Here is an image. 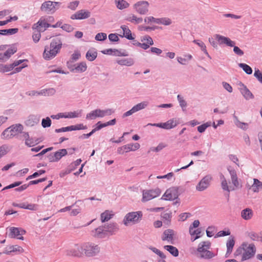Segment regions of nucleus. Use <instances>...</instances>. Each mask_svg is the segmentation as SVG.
<instances>
[{"label":"nucleus","instance_id":"f257e3e1","mask_svg":"<svg viewBox=\"0 0 262 262\" xmlns=\"http://www.w3.org/2000/svg\"><path fill=\"white\" fill-rule=\"evenodd\" d=\"M242 246L235 251L234 255L236 257H238L242 261H244L254 257L256 252V248L253 244L244 243Z\"/></svg>","mask_w":262,"mask_h":262},{"label":"nucleus","instance_id":"f03ea898","mask_svg":"<svg viewBox=\"0 0 262 262\" xmlns=\"http://www.w3.org/2000/svg\"><path fill=\"white\" fill-rule=\"evenodd\" d=\"M62 47V41L60 37L54 38L50 43V46H46L43 54V57L46 60H50L54 58L59 52Z\"/></svg>","mask_w":262,"mask_h":262},{"label":"nucleus","instance_id":"7ed1b4c3","mask_svg":"<svg viewBox=\"0 0 262 262\" xmlns=\"http://www.w3.org/2000/svg\"><path fill=\"white\" fill-rule=\"evenodd\" d=\"M228 170L231 176V179L233 186H229L227 180L224 175L221 174V186L222 188L224 190L230 192V191H233L239 186V183L238 181L237 176L235 170L233 169H231L230 167L228 168Z\"/></svg>","mask_w":262,"mask_h":262},{"label":"nucleus","instance_id":"20e7f679","mask_svg":"<svg viewBox=\"0 0 262 262\" xmlns=\"http://www.w3.org/2000/svg\"><path fill=\"white\" fill-rule=\"evenodd\" d=\"M24 127L20 124H13L9 127L6 128L1 134V139L3 140H8L12 139L14 137L21 134L23 130Z\"/></svg>","mask_w":262,"mask_h":262},{"label":"nucleus","instance_id":"39448f33","mask_svg":"<svg viewBox=\"0 0 262 262\" xmlns=\"http://www.w3.org/2000/svg\"><path fill=\"white\" fill-rule=\"evenodd\" d=\"M211 246V243L209 241L201 242L198 247L197 251L199 257L205 259H209L215 256L214 254L209 250Z\"/></svg>","mask_w":262,"mask_h":262},{"label":"nucleus","instance_id":"423d86ee","mask_svg":"<svg viewBox=\"0 0 262 262\" xmlns=\"http://www.w3.org/2000/svg\"><path fill=\"white\" fill-rule=\"evenodd\" d=\"M114 113V111L112 108H107L103 110L97 108L88 113L85 118L88 120H94L97 118H103L106 116L111 115Z\"/></svg>","mask_w":262,"mask_h":262},{"label":"nucleus","instance_id":"0eeeda50","mask_svg":"<svg viewBox=\"0 0 262 262\" xmlns=\"http://www.w3.org/2000/svg\"><path fill=\"white\" fill-rule=\"evenodd\" d=\"M142 216V212L140 211L129 212L124 216L123 223L126 226L130 224H137L141 220Z\"/></svg>","mask_w":262,"mask_h":262},{"label":"nucleus","instance_id":"6e6552de","mask_svg":"<svg viewBox=\"0 0 262 262\" xmlns=\"http://www.w3.org/2000/svg\"><path fill=\"white\" fill-rule=\"evenodd\" d=\"M83 246L84 254L88 257L95 256L100 251V247L93 243H85L83 244Z\"/></svg>","mask_w":262,"mask_h":262},{"label":"nucleus","instance_id":"1a4fd4ad","mask_svg":"<svg viewBox=\"0 0 262 262\" xmlns=\"http://www.w3.org/2000/svg\"><path fill=\"white\" fill-rule=\"evenodd\" d=\"M142 202H146L160 195L161 193L159 188L152 189H146L142 191Z\"/></svg>","mask_w":262,"mask_h":262},{"label":"nucleus","instance_id":"9d476101","mask_svg":"<svg viewBox=\"0 0 262 262\" xmlns=\"http://www.w3.org/2000/svg\"><path fill=\"white\" fill-rule=\"evenodd\" d=\"M83 252H84V246L76 244L71 249L67 250L66 254L69 256H75L80 257L83 255Z\"/></svg>","mask_w":262,"mask_h":262},{"label":"nucleus","instance_id":"9b49d317","mask_svg":"<svg viewBox=\"0 0 262 262\" xmlns=\"http://www.w3.org/2000/svg\"><path fill=\"white\" fill-rule=\"evenodd\" d=\"M178 197V191L176 187H171L168 189L161 198V200L172 201Z\"/></svg>","mask_w":262,"mask_h":262},{"label":"nucleus","instance_id":"f8f14e48","mask_svg":"<svg viewBox=\"0 0 262 262\" xmlns=\"http://www.w3.org/2000/svg\"><path fill=\"white\" fill-rule=\"evenodd\" d=\"M179 122L174 119L169 120L166 122L160 123H148L147 125L161 127L166 129H170L176 127Z\"/></svg>","mask_w":262,"mask_h":262},{"label":"nucleus","instance_id":"ddd939ff","mask_svg":"<svg viewBox=\"0 0 262 262\" xmlns=\"http://www.w3.org/2000/svg\"><path fill=\"white\" fill-rule=\"evenodd\" d=\"M145 23L154 22L157 24H162L165 26H169L171 24V20L167 17L156 18L153 16L146 17L144 19Z\"/></svg>","mask_w":262,"mask_h":262},{"label":"nucleus","instance_id":"4468645a","mask_svg":"<svg viewBox=\"0 0 262 262\" xmlns=\"http://www.w3.org/2000/svg\"><path fill=\"white\" fill-rule=\"evenodd\" d=\"M149 3L147 1H140L134 5L136 11L140 14H145L148 11Z\"/></svg>","mask_w":262,"mask_h":262},{"label":"nucleus","instance_id":"2eb2a0df","mask_svg":"<svg viewBox=\"0 0 262 262\" xmlns=\"http://www.w3.org/2000/svg\"><path fill=\"white\" fill-rule=\"evenodd\" d=\"M9 236L11 238H17V239L23 240L24 237L22 235L25 234L26 231L16 227H10L9 229Z\"/></svg>","mask_w":262,"mask_h":262},{"label":"nucleus","instance_id":"dca6fc26","mask_svg":"<svg viewBox=\"0 0 262 262\" xmlns=\"http://www.w3.org/2000/svg\"><path fill=\"white\" fill-rule=\"evenodd\" d=\"M211 180L212 177L210 176L204 177L196 185V189L199 191H204L208 187Z\"/></svg>","mask_w":262,"mask_h":262},{"label":"nucleus","instance_id":"f3484780","mask_svg":"<svg viewBox=\"0 0 262 262\" xmlns=\"http://www.w3.org/2000/svg\"><path fill=\"white\" fill-rule=\"evenodd\" d=\"M5 49V46H0V51H4ZM16 51V50L14 49H9L4 53H0V62L7 61Z\"/></svg>","mask_w":262,"mask_h":262},{"label":"nucleus","instance_id":"a211bd4d","mask_svg":"<svg viewBox=\"0 0 262 262\" xmlns=\"http://www.w3.org/2000/svg\"><path fill=\"white\" fill-rule=\"evenodd\" d=\"M50 27H51V25L47 23L45 19L41 17L36 23L33 25L32 29L40 32H43Z\"/></svg>","mask_w":262,"mask_h":262},{"label":"nucleus","instance_id":"6ab92c4d","mask_svg":"<svg viewBox=\"0 0 262 262\" xmlns=\"http://www.w3.org/2000/svg\"><path fill=\"white\" fill-rule=\"evenodd\" d=\"M238 90L246 100H250L254 98L253 95L250 90L243 83L240 82L238 84Z\"/></svg>","mask_w":262,"mask_h":262},{"label":"nucleus","instance_id":"aec40b11","mask_svg":"<svg viewBox=\"0 0 262 262\" xmlns=\"http://www.w3.org/2000/svg\"><path fill=\"white\" fill-rule=\"evenodd\" d=\"M215 39L220 45H226L227 46L232 47L235 45V42L231 40L229 38L220 34L215 35Z\"/></svg>","mask_w":262,"mask_h":262},{"label":"nucleus","instance_id":"412c9836","mask_svg":"<svg viewBox=\"0 0 262 262\" xmlns=\"http://www.w3.org/2000/svg\"><path fill=\"white\" fill-rule=\"evenodd\" d=\"M40 10L48 14H53L56 11L57 9L54 8L53 5V2L46 1L41 4Z\"/></svg>","mask_w":262,"mask_h":262},{"label":"nucleus","instance_id":"4be33fe9","mask_svg":"<svg viewBox=\"0 0 262 262\" xmlns=\"http://www.w3.org/2000/svg\"><path fill=\"white\" fill-rule=\"evenodd\" d=\"M68 154L67 150L66 149H59L58 151L54 153V154L51 155L49 156V160L51 162H57L61 159L62 157L67 155Z\"/></svg>","mask_w":262,"mask_h":262},{"label":"nucleus","instance_id":"5701e85b","mask_svg":"<svg viewBox=\"0 0 262 262\" xmlns=\"http://www.w3.org/2000/svg\"><path fill=\"white\" fill-rule=\"evenodd\" d=\"M91 16V12L85 10H80L71 15L72 19H83L89 18Z\"/></svg>","mask_w":262,"mask_h":262},{"label":"nucleus","instance_id":"b1692460","mask_svg":"<svg viewBox=\"0 0 262 262\" xmlns=\"http://www.w3.org/2000/svg\"><path fill=\"white\" fill-rule=\"evenodd\" d=\"M92 235L93 236L98 238H104L107 236L104 225L99 226L92 230Z\"/></svg>","mask_w":262,"mask_h":262},{"label":"nucleus","instance_id":"393cba45","mask_svg":"<svg viewBox=\"0 0 262 262\" xmlns=\"http://www.w3.org/2000/svg\"><path fill=\"white\" fill-rule=\"evenodd\" d=\"M174 235V232L172 229L165 230L162 235L161 238L163 241H167L168 243L170 244H173L174 238L173 236Z\"/></svg>","mask_w":262,"mask_h":262},{"label":"nucleus","instance_id":"a878e982","mask_svg":"<svg viewBox=\"0 0 262 262\" xmlns=\"http://www.w3.org/2000/svg\"><path fill=\"white\" fill-rule=\"evenodd\" d=\"M104 227L107 235L108 234L112 235L119 229L118 225L115 223H111L107 225L105 224Z\"/></svg>","mask_w":262,"mask_h":262},{"label":"nucleus","instance_id":"bb28decb","mask_svg":"<svg viewBox=\"0 0 262 262\" xmlns=\"http://www.w3.org/2000/svg\"><path fill=\"white\" fill-rule=\"evenodd\" d=\"M39 120L40 118L39 116L34 115H30L26 121V124L27 126H33L38 124Z\"/></svg>","mask_w":262,"mask_h":262},{"label":"nucleus","instance_id":"cd10ccee","mask_svg":"<svg viewBox=\"0 0 262 262\" xmlns=\"http://www.w3.org/2000/svg\"><path fill=\"white\" fill-rule=\"evenodd\" d=\"M241 215L242 219L248 221L251 220L253 216L252 210L249 208H246L241 211Z\"/></svg>","mask_w":262,"mask_h":262},{"label":"nucleus","instance_id":"c85d7f7f","mask_svg":"<svg viewBox=\"0 0 262 262\" xmlns=\"http://www.w3.org/2000/svg\"><path fill=\"white\" fill-rule=\"evenodd\" d=\"M97 56V52L95 49L91 48L89 49L86 53V58L90 61H94Z\"/></svg>","mask_w":262,"mask_h":262},{"label":"nucleus","instance_id":"c756f323","mask_svg":"<svg viewBox=\"0 0 262 262\" xmlns=\"http://www.w3.org/2000/svg\"><path fill=\"white\" fill-rule=\"evenodd\" d=\"M116 62L119 65L126 66H131L134 64V61L131 58L117 59Z\"/></svg>","mask_w":262,"mask_h":262},{"label":"nucleus","instance_id":"7c9ffc66","mask_svg":"<svg viewBox=\"0 0 262 262\" xmlns=\"http://www.w3.org/2000/svg\"><path fill=\"white\" fill-rule=\"evenodd\" d=\"M140 147V145L138 143H129L124 145V148L126 152L130 151H135L138 149Z\"/></svg>","mask_w":262,"mask_h":262},{"label":"nucleus","instance_id":"2f4dec72","mask_svg":"<svg viewBox=\"0 0 262 262\" xmlns=\"http://www.w3.org/2000/svg\"><path fill=\"white\" fill-rule=\"evenodd\" d=\"M233 120L235 125L243 130H246L248 128V124L247 123H244L241 122L237 116H236L234 114L233 115Z\"/></svg>","mask_w":262,"mask_h":262},{"label":"nucleus","instance_id":"473e14b6","mask_svg":"<svg viewBox=\"0 0 262 262\" xmlns=\"http://www.w3.org/2000/svg\"><path fill=\"white\" fill-rule=\"evenodd\" d=\"M164 248L174 257H177L179 255L178 249L173 246L166 245L164 246Z\"/></svg>","mask_w":262,"mask_h":262},{"label":"nucleus","instance_id":"72a5a7b5","mask_svg":"<svg viewBox=\"0 0 262 262\" xmlns=\"http://www.w3.org/2000/svg\"><path fill=\"white\" fill-rule=\"evenodd\" d=\"M114 215L112 211L106 210L101 214V221L105 222L110 220Z\"/></svg>","mask_w":262,"mask_h":262},{"label":"nucleus","instance_id":"f704fd0d","mask_svg":"<svg viewBox=\"0 0 262 262\" xmlns=\"http://www.w3.org/2000/svg\"><path fill=\"white\" fill-rule=\"evenodd\" d=\"M252 190L254 192H258L262 188V183L258 179H253V184L251 186Z\"/></svg>","mask_w":262,"mask_h":262},{"label":"nucleus","instance_id":"c9c22d12","mask_svg":"<svg viewBox=\"0 0 262 262\" xmlns=\"http://www.w3.org/2000/svg\"><path fill=\"white\" fill-rule=\"evenodd\" d=\"M121 28L123 31V36L125 37L129 40H133L134 39V38L132 35L131 31L127 26L124 25L122 26Z\"/></svg>","mask_w":262,"mask_h":262},{"label":"nucleus","instance_id":"e433bc0d","mask_svg":"<svg viewBox=\"0 0 262 262\" xmlns=\"http://www.w3.org/2000/svg\"><path fill=\"white\" fill-rule=\"evenodd\" d=\"M18 31V28L0 30V34L2 35H10L16 34Z\"/></svg>","mask_w":262,"mask_h":262},{"label":"nucleus","instance_id":"4c0bfd02","mask_svg":"<svg viewBox=\"0 0 262 262\" xmlns=\"http://www.w3.org/2000/svg\"><path fill=\"white\" fill-rule=\"evenodd\" d=\"M116 7L120 10L128 7L129 4L125 0H115V1Z\"/></svg>","mask_w":262,"mask_h":262},{"label":"nucleus","instance_id":"58836bf2","mask_svg":"<svg viewBox=\"0 0 262 262\" xmlns=\"http://www.w3.org/2000/svg\"><path fill=\"white\" fill-rule=\"evenodd\" d=\"M23 249L20 246H17L16 245L11 246L8 248V250H5V251H4L3 253L9 254L12 252L19 251L20 252H23Z\"/></svg>","mask_w":262,"mask_h":262},{"label":"nucleus","instance_id":"ea45409f","mask_svg":"<svg viewBox=\"0 0 262 262\" xmlns=\"http://www.w3.org/2000/svg\"><path fill=\"white\" fill-rule=\"evenodd\" d=\"M81 113L82 110L71 112L68 113V114L66 115H63L62 116L64 117V118H77L81 116Z\"/></svg>","mask_w":262,"mask_h":262},{"label":"nucleus","instance_id":"a19ab883","mask_svg":"<svg viewBox=\"0 0 262 262\" xmlns=\"http://www.w3.org/2000/svg\"><path fill=\"white\" fill-rule=\"evenodd\" d=\"M193 42L196 44L198 46H199L202 51L209 57L210 58V56L209 54H208L207 50H206V47L205 45V43L201 40L199 39L194 40L193 41Z\"/></svg>","mask_w":262,"mask_h":262},{"label":"nucleus","instance_id":"79ce46f5","mask_svg":"<svg viewBox=\"0 0 262 262\" xmlns=\"http://www.w3.org/2000/svg\"><path fill=\"white\" fill-rule=\"evenodd\" d=\"M148 104V102L147 101H143L134 106L132 107L133 111H134L135 113H136L137 112H138L140 110L145 108L147 106Z\"/></svg>","mask_w":262,"mask_h":262},{"label":"nucleus","instance_id":"37998d69","mask_svg":"<svg viewBox=\"0 0 262 262\" xmlns=\"http://www.w3.org/2000/svg\"><path fill=\"white\" fill-rule=\"evenodd\" d=\"M235 244V241L233 237H230L227 241V253L230 254L232 251L233 248Z\"/></svg>","mask_w":262,"mask_h":262},{"label":"nucleus","instance_id":"c03bdc74","mask_svg":"<svg viewBox=\"0 0 262 262\" xmlns=\"http://www.w3.org/2000/svg\"><path fill=\"white\" fill-rule=\"evenodd\" d=\"M177 99L182 110L183 111H185L187 103L186 100L184 99V97L181 95H178L177 96Z\"/></svg>","mask_w":262,"mask_h":262},{"label":"nucleus","instance_id":"a18cd8bd","mask_svg":"<svg viewBox=\"0 0 262 262\" xmlns=\"http://www.w3.org/2000/svg\"><path fill=\"white\" fill-rule=\"evenodd\" d=\"M126 20L137 24L141 23L142 21V18L141 17H137L134 14H130L126 18Z\"/></svg>","mask_w":262,"mask_h":262},{"label":"nucleus","instance_id":"49530a36","mask_svg":"<svg viewBox=\"0 0 262 262\" xmlns=\"http://www.w3.org/2000/svg\"><path fill=\"white\" fill-rule=\"evenodd\" d=\"M87 66L85 62H82L79 63L77 67H75L74 69H73L72 71L76 70V71L79 72H83L86 70Z\"/></svg>","mask_w":262,"mask_h":262},{"label":"nucleus","instance_id":"de8ad7c7","mask_svg":"<svg viewBox=\"0 0 262 262\" xmlns=\"http://www.w3.org/2000/svg\"><path fill=\"white\" fill-rule=\"evenodd\" d=\"M238 66L240 68H241L246 74H247L248 75L252 74V69L248 64H247L246 63H240L238 64Z\"/></svg>","mask_w":262,"mask_h":262},{"label":"nucleus","instance_id":"09e8293b","mask_svg":"<svg viewBox=\"0 0 262 262\" xmlns=\"http://www.w3.org/2000/svg\"><path fill=\"white\" fill-rule=\"evenodd\" d=\"M10 149L11 148L10 147L6 144H4L0 146V158L6 155L9 151H10Z\"/></svg>","mask_w":262,"mask_h":262},{"label":"nucleus","instance_id":"8fccbe9b","mask_svg":"<svg viewBox=\"0 0 262 262\" xmlns=\"http://www.w3.org/2000/svg\"><path fill=\"white\" fill-rule=\"evenodd\" d=\"M172 213L170 211L169 212H165L162 213V217L164 220V222L166 223L167 224H168L170 221L172 217Z\"/></svg>","mask_w":262,"mask_h":262},{"label":"nucleus","instance_id":"3c124183","mask_svg":"<svg viewBox=\"0 0 262 262\" xmlns=\"http://www.w3.org/2000/svg\"><path fill=\"white\" fill-rule=\"evenodd\" d=\"M12 70L11 64H0V72L5 73L9 72Z\"/></svg>","mask_w":262,"mask_h":262},{"label":"nucleus","instance_id":"603ef678","mask_svg":"<svg viewBox=\"0 0 262 262\" xmlns=\"http://www.w3.org/2000/svg\"><path fill=\"white\" fill-rule=\"evenodd\" d=\"M141 40L142 42H146L145 43L148 44L149 46L154 45V41L152 38L148 35L143 36L141 38Z\"/></svg>","mask_w":262,"mask_h":262},{"label":"nucleus","instance_id":"864d4df0","mask_svg":"<svg viewBox=\"0 0 262 262\" xmlns=\"http://www.w3.org/2000/svg\"><path fill=\"white\" fill-rule=\"evenodd\" d=\"M210 125H211V123L209 122L204 123L203 124L198 126V127H197L198 131L200 133H202L204 132L205 130L206 129V128L210 126Z\"/></svg>","mask_w":262,"mask_h":262},{"label":"nucleus","instance_id":"5fc2aeb1","mask_svg":"<svg viewBox=\"0 0 262 262\" xmlns=\"http://www.w3.org/2000/svg\"><path fill=\"white\" fill-rule=\"evenodd\" d=\"M79 4V1H74L68 4V8L72 10H75Z\"/></svg>","mask_w":262,"mask_h":262},{"label":"nucleus","instance_id":"6e6d98bb","mask_svg":"<svg viewBox=\"0 0 262 262\" xmlns=\"http://www.w3.org/2000/svg\"><path fill=\"white\" fill-rule=\"evenodd\" d=\"M189 232L191 236H194L195 235H201V230L200 229H194L191 226H190L189 229Z\"/></svg>","mask_w":262,"mask_h":262},{"label":"nucleus","instance_id":"4d7b16f0","mask_svg":"<svg viewBox=\"0 0 262 262\" xmlns=\"http://www.w3.org/2000/svg\"><path fill=\"white\" fill-rule=\"evenodd\" d=\"M254 76L256 78L259 82L262 83V72L258 69H255Z\"/></svg>","mask_w":262,"mask_h":262},{"label":"nucleus","instance_id":"13d9d810","mask_svg":"<svg viewBox=\"0 0 262 262\" xmlns=\"http://www.w3.org/2000/svg\"><path fill=\"white\" fill-rule=\"evenodd\" d=\"M51 125V120L49 117H47L45 119H43L41 121V125L43 127L46 128L49 127Z\"/></svg>","mask_w":262,"mask_h":262},{"label":"nucleus","instance_id":"bf43d9fd","mask_svg":"<svg viewBox=\"0 0 262 262\" xmlns=\"http://www.w3.org/2000/svg\"><path fill=\"white\" fill-rule=\"evenodd\" d=\"M35 30V31L33 32V34L32 35V38H33V41L35 43H36L39 40V39L40 38V37H41L40 32H41L36 30Z\"/></svg>","mask_w":262,"mask_h":262},{"label":"nucleus","instance_id":"052dcab7","mask_svg":"<svg viewBox=\"0 0 262 262\" xmlns=\"http://www.w3.org/2000/svg\"><path fill=\"white\" fill-rule=\"evenodd\" d=\"M107 35L105 33H99L96 34L95 38L98 41H103L106 39Z\"/></svg>","mask_w":262,"mask_h":262},{"label":"nucleus","instance_id":"680f3d73","mask_svg":"<svg viewBox=\"0 0 262 262\" xmlns=\"http://www.w3.org/2000/svg\"><path fill=\"white\" fill-rule=\"evenodd\" d=\"M29 145H26L27 146H29V147H32L33 146H34L35 145H36L37 144H38L40 141L38 139H33L32 138H29Z\"/></svg>","mask_w":262,"mask_h":262},{"label":"nucleus","instance_id":"e2e57ef3","mask_svg":"<svg viewBox=\"0 0 262 262\" xmlns=\"http://www.w3.org/2000/svg\"><path fill=\"white\" fill-rule=\"evenodd\" d=\"M222 85L223 88L229 93H232L233 89L231 85L226 82H223Z\"/></svg>","mask_w":262,"mask_h":262},{"label":"nucleus","instance_id":"0e129e2a","mask_svg":"<svg viewBox=\"0 0 262 262\" xmlns=\"http://www.w3.org/2000/svg\"><path fill=\"white\" fill-rule=\"evenodd\" d=\"M108 39L111 41L116 42L119 40L118 35L115 33H111L108 35Z\"/></svg>","mask_w":262,"mask_h":262},{"label":"nucleus","instance_id":"69168bd1","mask_svg":"<svg viewBox=\"0 0 262 262\" xmlns=\"http://www.w3.org/2000/svg\"><path fill=\"white\" fill-rule=\"evenodd\" d=\"M27 209L28 210L36 211L38 209V205L35 204H27Z\"/></svg>","mask_w":262,"mask_h":262},{"label":"nucleus","instance_id":"338daca9","mask_svg":"<svg viewBox=\"0 0 262 262\" xmlns=\"http://www.w3.org/2000/svg\"><path fill=\"white\" fill-rule=\"evenodd\" d=\"M61 28L63 30H65L66 31L68 32H72L74 29L73 27L69 24H64L63 25L61 26Z\"/></svg>","mask_w":262,"mask_h":262},{"label":"nucleus","instance_id":"774afa93","mask_svg":"<svg viewBox=\"0 0 262 262\" xmlns=\"http://www.w3.org/2000/svg\"><path fill=\"white\" fill-rule=\"evenodd\" d=\"M248 236L253 241L257 240L258 237V234L253 231H251L249 232L248 233Z\"/></svg>","mask_w":262,"mask_h":262}]
</instances>
